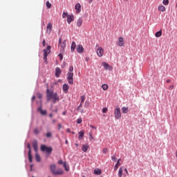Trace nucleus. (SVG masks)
<instances>
[{
	"label": "nucleus",
	"mask_w": 177,
	"mask_h": 177,
	"mask_svg": "<svg viewBox=\"0 0 177 177\" xmlns=\"http://www.w3.org/2000/svg\"><path fill=\"white\" fill-rule=\"evenodd\" d=\"M46 97L48 102H50L53 99L52 102L54 104L60 100L57 93H54L53 91H50L49 88L46 90Z\"/></svg>",
	"instance_id": "nucleus-1"
},
{
	"label": "nucleus",
	"mask_w": 177,
	"mask_h": 177,
	"mask_svg": "<svg viewBox=\"0 0 177 177\" xmlns=\"http://www.w3.org/2000/svg\"><path fill=\"white\" fill-rule=\"evenodd\" d=\"M50 169L53 175H63V169H58L56 170V165L55 164L50 165Z\"/></svg>",
	"instance_id": "nucleus-2"
},
{
	"label": "nucleus",
	"mask_w": 177,
	"mask_h": 177,
	"mask_svg": "<svg viewBox=\"0 0 177 177\" xmlns=\"http://www.w3.org/2000/svg\"><path fill=\"white\" fill-rule=\"evenodd\" d=\"M58 48L61 53H64V49H66V40H62V38H60L59 39Z\"/></svg>",
	"instance_id": "nucleus-3"
},
{
	"label": "nucleus",
	"mask_w": 177,
	"mask_h": 177,
	"mask_svg": "<svg viewBox=\"0 0 177 177\" xmlns=\"http://www.w3.org/2000/svg\"><path fill=\"white\" fill-rule=\"evenodd\" d=\"M50 49H51L50 46H48L47 48L44 49L43 50V52H44V60L45 63H46V62H48V55H49V53H50Z\"/></svg>",
	"instance_id": "nucleus-4"
},
{
	"label": "nucleus",
	"mask_w": 177,
	"mask_h": 177,
	"mask_svg": "<svg viewBox=\"0 0 177 177\" xmlns=\"http://www.w3.org/2000/svg\"><path fill=\"white\" fill-rule=\"evenodd\" d=\"M66 75L68 84L73 85L74 84V73L68 72Z\"/></svg>",
	"instance_id": "nucleus-5"
},
{
	"label": "nucleus",
	"mask_w": 177,
	"mask_h": 177,
	"mask_svg": "<svg viewBox=\"0 0 177 177\" xmlns=\"http://www.w3.org/2000/svg\"><path fill=\"white\" fill-rule=\"evenodd\" d=\"M114 116L116 120H120V118H121V109L118 106L115 107L114 111Z\"/></svg>",
	"instance_id": "nucleus-6"
},
{
	"label": "nucleus",
	"mask_w": 177,
	"mask_h": 177,
	"mask_svg": "<svg viewBox=\"0 0 177 177\" xmlns=\"http://www.w3.org/2000/svg\"><path fill=\"white\" fill-rule=\"evenodd\" d=\"M53 150V149H52V147H46V145H44L41 146V151H46L48 154H50Z\"/></svg>",
	"instance_id": "nucleus-7"
},
{
	"label": "nucleus",
	"mask_w": 177,
	"mask_h": 177,
	"mask_svg": "<svg viewBox=\"0 0 177 177\" xmlns=\"http://www.w3.org/2000/svg\"><path fill=\"white\" fill-rule=\"evenodd\" d=\"M116 44L118 46H120V47L124 46V45H125V41H124V37H120Z\"/></svg>",
	"instance_id": "nucleus-8"
},
{
	"label": "nucleus",
	"mask_w": 177,
	"mask_h": 177,
	"mask_svg": "<svg viewBox=\"0 0 177 177\" xmlns=\"http://www.w3.org/2000/svg\"><path fill=\"white\" fill-rule=\"evenodd\" d=\"M104 53V50H103V48L99 47L97 50V55L99 56V57H102Z\"/></svg>",
	"instance_id": "nucleus-9"
},
{
	"label": "nucleus",
	"mask_w": 177,
	"mask_h": 177,
	"mask_svg": "<svg viewBox=\"0 0 177 177\" xmlns=\"http://www.w3.org/2000/svg\"><path fill=\"white\" fill-rule=\"evenodd\" d=\"M46 32L47 34H50L52 32V23L49 22L46 27Z\"/></svg>",
	"instance_id": "nucleus-10"
},
{
	"label": "nucleus",
	"mask_w": 177,
	"mask_h": 177,
	"mask_svg": "<svg viewBox=\"0 0 177 177\" xmlns=\"http://www.w3.org/2000/svg\"><path fill=\"white\" fill-rule=\"evenodd\" d=\"M76 49L78 53H84V47L82 46V45H77Z\"/></svg>",
	"instance_id": "nucleus-11"
},
{
	"label": "nucleus",
	"mask_w": 177,
	"mask_h": 177,
	"mask_svg": "<svg viewBox=\"0 0 177 177\" xmlns=\"http://www.w3.org/2000/svg\"><path fill=\"white\" fill-rule=\"evenodd\" d=\"M70 88V86L67 84H63L62 90L64 92V93H68V89Z\"/></svg>",
	"instance_id": "nucleus-12"
},
{
	"label": "nucleus",
	"mask_w": 177,
	"mask_h": 177,
	"mask_svg": "<svg viewBox=\"0 0 177 177\" xmlns=\"http://www.w3.org/2000/svg\"><path fill=\"white\" fill-rule=\"evenodd\" d=\"M60 74H62V70L60 69V68L57 67L55 68V77L57 78H59V77H60Z\"/></svg>",
	"instance_id": "nucleus-13"
},
{
	"label": "nucleus",
	"mask_w": 177,
	"mask_h": 177,
	"mask_svg": "<svg viewBox=\"0 0 177 177\" xmlns=\"http://www.w3.org/2000/svg\"><path fill=\"white\" fill-rule=\"evenodd\" d=\"M32 147L36 153L38 151V142L37 140H34L32 142Z\"/></svg>",
	"instance_id": "nucleus-14"
},
{
	"label": "nucleus",
	"mask_w": 177,
	"mask_h": 177,
	"mask_svg": "<svg viewBox=\"0 0 177 177\" xmlns=\"http://www.w3.org/2000/svg\"><path fill=\"white\" fill-rule=\"evenodd\" d=\"M75 9L76 10V13H81V4L77 3L75 6Z\"/></svg>",
	"instance_id": "nucleus-15"
},
{
	"label": "nucleus",
	"mask_w": 177,
	"mask_h": 177,
	"mask_svg": "<svg viewBox=\"0 0 177 177\" xmlns=\"http://www.w3.org/2000/svg\"><path fill=\"white\" fill-rule=\"evenodd\" d=\"M72 21H74V15H69L67 17V23H68V24H71Z\"/></svg>",
	"instance_id": "nucleus-16"
},
{
	"label": "nucleus",
	"mask_w": 177,
	"mask_h": 177,
	"mask_svg": "<svg viewBox=\"0 0 177 177\" xmlns=\"http://www.w3.org/2000/svg\"><path fill=\"white\" fill-rule=\"evenodd\" d=\"M84 135H85V131H84V130L80 131L79 132V136H78L79 140H82V139H84Z\"/></svg>",
	"instance_id": "nucleus-17"
},
{
	"label": "nucleus",
	"mask_w": 177,
	"mask_h": 177,
	"mask_svg": "<svg viewBox=\"0 0 177 177\" xmlns=\"http://www.w3.org/2000/svg\"><path fill=\"white\" fill-rule=\"evenodd\" d=\"M38 111L40 112V113L41 114V115H46V114H48V112L46 111V110H42V106H40L38 108Z\"/></svg>",
	"instance_id": "nucleus-18"
},
{
	"label": "nucleus",
	"mask_w": 177,
	"mask_h": 177,
	"mask_svg": "<svg viewBox=\"0 0 177 177\" xmlns=\"http://www.w3.org/2000/svg\"><path fill=\"white\" fill-rule=\"evenodd\" d=\"M124 173V166L120 167L118 171V176L122 177V174Z\"/></svg>",
	"instance_id": "nucleus-19"
},
{
	"label": "nucleus",
	"mask_w": 177,
	"mask_h": 177,
	"mask_svg": "<svg viewBox=\"0 0 177 177\" xmlns=\"http://www.w3.org/2000/svg\"><path fill=\"white\" fill-rule=\"evenodd\" d=\"M102 65L104 66V68L105 70H110L111 68L110 65H109V64H107L106 62H102Z\"/></svg>",
	"instance_id": "nucleus-20"
},
{
	"label": "nucleus",
	"mask_w": 177,
	"mask_h": 177,
	"mask_svg": "<svg viewBox=\"0 0 177 177\" xmlns=\"http://www.w3.org/2000/svg\"><path fill=\"white\" fill-rule=\"evenodd\" d=\"M129 111V109L128 107L123 106L122 108V113H123V114H128Z\"/></svg>",
	"instance_id": "nucleus-21"
},
{
	"label": "nucleus",
	"mask_w": 177,
	"mask_h": 177,
	"mask_svg": "<svg viewBox=\"0 0 177 177\" xmlns=\"http://www.w3.org/2000/svg\"><path fill=\"white\" fill-rule=\"evenodd\" d=\"M88 149H89V145H83L82 147V150L84 151V153H86L88 151Z\"/></svg>",
	"instance_id": "nucleus-22"
},
{
	"label": "nucleus",
	"mask_w": 177,
	"mask_h": 177,
	"mask_svg": "<svg viewBox=\"0 0 177 177\" xmlns=\"http://www.w3.org/2000/svg\"><path fill=\"white\" fill-rule=\"evenodd\" d=\"M121 160V159H118L116 165L114 166V171H117V169H118V167H120V165H121V163H120V161Z\"/></svg>",
	"instance_id": "nucleus-23"
},
{
	"label": "nucleus",
	"mask_w": 177,
	"mask_h": 177,
	"mask_svg": "<svg viewBox=\"0 0 177 177\" xmlns=\"http://www.w3.org/2000/svg\"><path fill=\"white\" fill-rule=\"evenodd\" d=\"M94 174L95 175H102V169H95L94 170Z\"/></svg>",
	"instance_id": "nucleus-24"
},
{
	"label": "nucleus",
	"mask_w": 177,
	"mask_h": 177,
	"mask_svg": "<svg viewBox=\"0 0 177 177\" xmlns=\"http://www.w3.org/2000/svg\"><path fill=\"white\" fill-rule=\"evenodd\" d=\"M158 10H159V12H165L166 8L164 6H159Z\"/></svg>",
	"instance_id": "nucleus-25"
},
{
	"label": "nucleus",
	"mask_w": 177,
	"mask_h": 177,
	"mask_svg": "<svg viewBox=\"0 0 177 177\" xmlns=\"http://www.w3.org/2000/svg\"><path fill=\"white\" fill-rule=\"evenodd\" d=\"M82 18H80L77 21V27H81V26H82Z\"/></svg>",
	"instance_id": "nucleus-26"
},
{
	"label": "nucleus",
	"mask_w": 177,
	"mask_h": 177,
	"mask_svg": "<svg viewBox=\"0 0 177 177\" xmlns=\"http://www.w3.org/2000/svg\"><path fill=\"white\" fill-rule=\"evenodd\" d=\"M76 44L75 43V41L72 42L71 46V49L72 50V52H74V50H75V48H76Z\"/></svg>",
	"instance_id": "nucleus-27"
},
{
	"label": "nucleus",
	"mask_w": 177,
	"mask_h": 177,
	"mask_svg": "<svg viewBox=\"0 0 177 177\" xmlns=\"http://www.w3.org/2000/svg\"><path fill=\"white\" fill-rule=\"evenodd\" d=\"M28 160L30 162H32V155H31L30 151H28Z\"/></svg>",
	"instance_id": "nucleus-28"
},
{
	"label": "nucleus",
	"mask_w": 177,
	"mask_h": 177,
	"mask_svg": "<svg viewBox=\"0 0 177 177\" xmlns=\"http://www.w3.org/2000/svg\"><path fill=\"white\" fill-rule=\"evenodd\" d=\"M161 35H162V32L161 30L158 31L156 34L155 36L156 37V38H159V37H161Z\"/></svg>",
	"instance_id": "nucleus-29"
},
{
	"label": "nucleus",
	"mask_w": 177,
	"mask_h": 177,
	"mask_svg": "<svg viewBox=\"0 0 177 177\" xmlns=\"http://www.w3.org/2000/svg\"><path fill=\"white\" fill-rule=\"evenodd\" d=\"M35 158H36V161H37V162H41V156H39V155L38 153H36Z\"/></svg>",
	"instance_id": "nucleus-30"
},
{
	"label": "nucleus",
	"mask_w": 177,
	"mask_h": 177,
	"mask_svg": "<svg viewBox=\"0 0 177 177\" xmlns=\"http://www.w3.org/2000/svg\"><path fill=\"white\" fill-rule=\"evenodd\" d=\"M103 91H107L109 89V86L106 84L102 85Z\"/></svg>",
	"instance_id": "nucleus-31"
},
{
	"label": "nucleus",
	"mask_w": 177,
	"mask_h": 177,
	"mask_svg": "<svg viewBox=\"0 0 177 177\" xmlns=\"http://www.w3.org/2000/svg\"><path fill=\"white\" fill-rule=\"evenodd\" d=\"M63 165H64V168L65 171H68L69 169H68V167L67 166V162H64Z\"/></svg>",
	"instance_id": "nucleus-32"
},
{
	"label": "nucleus",
	"mask_w": 177,
	"mask_h": 177,
	"mask_svg": "<svg viewBox=\"0 0 177 177\" xmlns=\"http://www.w3.org/2000/svg\"><path fill=\"white\" fill-rule=\"evenodd\" d=\"M68 13L66 12H64L63 14H62V17L63 19H66V17H68Z\"/></svg>",
	"instance_id": "nucleus-33"
},
{
	"label": "nucleus",
	"mask_w": 177,
	"mask_h": 177,
	"mask_svg": "<svg viewBox=\"0 0 177 177\" xmlns=\"http://www.w3.org/2000/svg\"><path fill=\"white\" fill-rule=\"evenodd\" d=\"M46 7L48 8V9H50V8H52V4L50 3L49 1H46Z\"/></svg>",
	"instance_id": "nucleus-34"
},
{
	"label": "nucleus",
	"mask_w": 177,
	"mask_h": 177,
	"mask_svg": "<svg viewBox=\"0 0 177 177\" xmlns=\"http://www.w3.org/2000/svg\"><path fill=\"white\" fill-rule=\"evenodd\" d=\"M80 99H81V102L80 103H84L85 102V99H86L85 95H82L80 97Z\"/></svg>",
	"instance_id": "nucleus-35"
},
{
	"label": "nucleus",
	"mask_w": 177,
	"mask_h": 177,
	"mask_svg": "<svg viewBox=\"0 0 177 177\" xmlns=\"http://www.w3.org/2000/svg\"><path fill=\"white\" fill-rule=\"evenodd\" d=\"M46 138H52V132H47L46 133Z\"/></svg>",
	"instance_id": "nucleus-36"
},
{
	"label": "nucleus",
	"mask_w": 177,
	"mask_h": 177,
	"mask_svg": "<svg viewBox=\"0 0 177 177\" xmlns=\"http://www.w3.org/2000/svg\"><path fill=\"white\" fill-rule=\"evenodd\" d=\"M162 3H163V5L167 6L169 3V0H163Z\"/></svg>",
	"instance_id": "nucleus-37"
},
{
	"label": "nucleus",
	"mask_w": 177,
	"mask_h": 177,
	"mask_svg": "<svg viewBox=\"0 0 177 177\" xmlns=\"http://www.w3.org/2000/svg\"><path fill=\"white\" fill-rule=\"evenodd\" d=\"M38 99H42V94L41 93H37Z\"/></svg>",
	"instance_id": "nucleus-38"
},
{
	"label": "nucleus",
	"mask_w": 177,
	"mask_h": 177,
	"mask_svg": "<svg viewBox=\"0 0 177 177\" xmlns=\"http://www.w3.org/2000/svg\"><path fill=\"white\" fill-rule=\"evenodd\" d=\"M33 132L35 135H38V133H39V131L37 128L34 129Z\"/></svg>",
	"instance_id": "nucleus-39"
},
{
	"label": "nucleus",
	"mask_w": 177,
	"mask_h": 177,
	"mask_svg": "<svg viewBox=\"0 0 177 177\" xmlns=\"http://www.w3.org/2000/svg\"><path fill=\"white\" fill-rule=\"evenodd\" d=\"M82 118H78L77 120V124H82Z\"/></svg>",
	"instance_id": "nucleus-40"
},
{
	"label": "nucleus",
	"mask_w": 177,
	"mask_h": 177,
	"mask_svg": "<svg viewBox=\"0 0 177 177\" xmlns=\"http://www.w3.org/2000/svg\"><path fill=\"white\" fill-rule=\"evenodd\" d=\"M68 71L69 73H73V71H74V67L70 66L68 68Z\"/></svg>",
	"instance_id": "nucleus-41"
},
{
	"label": "nucleus",
	"mask_w": 177,
	"mask_h": 177,
	"mask_svg": "<svg viewBox=\"0 0 177 177\" xmlns=\"http://www.w3.org/2000/svg\"><path fill=\"white\" fill-rule=\"evenodd\" d=\"M89 140H93V136H92V133H89Z\"/></svg>",
	"instance_id": "nucleus-42"
},
{
	"label": "nucleus",
	"mask_w": 177,
	"mask_h": 177,
	"mask_svg": "<svg viewBox=\"0 0 177 177\" xmlns=\"http://www.w3.org/2000/svg\"><path fill=\"white\" fill-rule=\"evenodd\" d=\"M63 53L60 52V53L58 55L59 57L60 58V60H63Z\"/></svg>",
	"instance_id": "nucleus-43"
},
{
	"label": "nucleus",
	"mask_w": 177,
	"mask_h": 177,
	"mask_svg": "<svg viewBox=\"0 0 177 177\" xmlns=\"http://www.w3.org/2000/svg\"><path fill=\"white\" fill-rule=\"evenodd\" d=\"M112 161H114L115 162L117 161V158H115V156H111Z\"/></svg>",
	"instance_id": "nucleus-44"
},
{
	"label": "nucleus",
	"mask_w": 177,
	"mask_h": 177,
	"mask_svg": "<svg viewBox=\"0 0 177 177\" xmlns=\"http://www.w3.org/2000/svg\"><path fill=\"white\" fill-rule=\"evenodd\" d=\"M107 110H108L107 108H103V109H102V113H107Z\"/></svg>",
	"instance_id": "nucleus-45"
},
{
	"label": "nucleus",
	"mask_w": 177,
	"mask_h": 177,
	"mask_svg": "<svg viewBox=\"0 0 177 177\" xmlns=\"http://www.w3.org/2000/svg\"><path fill=\"white\" fill-rule=\"evenodd\" d=\"M27 147L28 149V151H30V153H31V146L30 145V144L27 145Z\"/></svg>",
	"instance_id": "nucleus-46"
},
{
	"label": "nucleus",
	"mask_w": 177,
	"mask_h": 177,
	"mask_svg": "<svg viewBox=\"0 0 177 177\" xmlns=\"http://www.w3.org/2000/svg\"><path fill=\"white\" fill-rule=\"evenodd\" d=\"M107 151H108L107 148H104V149L102 150V153H104V154H106V153H107Z\"/></svg>",
	"instance_id": "nucleus-47"
},
{
	"label": "nucleus",
	"mask_w": 177,
	"mask_h": 177,
	"mask_svg": "<svg viewBox=\"0 0 177 177\" xmlns=\"http://www.w3.org/2000/svg\"><path fill=\"white\" fill-rule=\"evenodd\" d=\"M58 164L64 165V162H63V160H60L58 161Z\"/></svg>",
	"instance_id": "nucleus-48"
},
{
	"label": "nucleus",
	"mask_w": 177,
	"mask_h": 177,
	"mask_svg": "<svg viewBox=\"0 0 177 177\" xmlns=\"http://www.w3.org/2000/svg\"><path fill=\"white\" fill-rule=\"evenodd\" d=\"M81 108H82V102H80V104L78 106L77 110H80Z\"/></svg>",
	"instance_id": "nucleus-49"
},
{
	"label": "nucleus",
	"mask_w": 177,
	"mask_h": 177,
	"mask_svg": "<svg viewBox=\"0 0 177 177\" xmlns=\"http://www.w3.org/2000/svg\"><path fill=\"white\" fill-rule=\"evenodd\" d=\"M77 111H80V113L82 114L84 113H85V111H84V109H79L77 110Z\"/></svg>",
	"instance_id": "nucleus-50"
},
{
	"label": "nucleus",
	"mask_w": 177,
	"mask_h": 177,
	"mask_svg": "<svg viewBox=\"0 0 177 177\" xmlns=\"http://www.w3.org/2000/svg\"><path fill=\"white\" fill-rule=\"evenodd\" d=\"M60 129H62V124H58V130L60 131Z\"/></svg>",
	"instance_id": "nucleus-51"
},
{
	"label": "nucleus",
	"mask_w": 177,
	"mask_h": 177,
	"mask_svg": "<svg viewBox=\"0 0 177 177\" xmlns=\"http://www.w3.org/2000/svg\"><path fill=\"white\" fill-rule=\"evenodd\" d=\"M124 172H126L127 175H129V173L128 172V169H127V168H124Z\"/></svg>",
	"instance_id": "nucleus-52"
},
{
	"label": "nucleus",
	"mask_w": 177,
	"mask_h": 177,
	"mask_svg": "<svg viewBox=\"0 0 177 177\" xmlns=\"http://www.w3.org/2000/svg\"><path fill=\"white\" fill-rule=\"evenodd\" d=\"M42 44H43V46H45V45H46V41L43 40Z\"/></svg>",
	"instance_id": "nucleus-53"
},
{
	"label": "nucleus",
	"mask_w": 177,
	"mask_h": 177,
	"mask_svg": "<svg viewBox=\"0 0 177 177\" xmlns=\"http://www.w3.org/2000/svg\"><path fill=\"white\" fill-rule=\"evenodd\" d=\"M35 100V95H33L32 97V102H34Z\"/></svg>",
	"instance_id": "nucleus-54"
},
{
	"label": "nucleus",
	"mask_w": 177,
	"mask_h": 177,
	"mask_svg": "<svg viewBox=\"0 0 177 177\" xmlns=\"http://www.w3.org/2000/svg\"><path fill=\"white\" fill-rule=\"evenodd\" d=\"M89 106V103L88 102H85V106L88 107Z\"/></svg>",
	"instance_id": "nucleus-55"
},
{
	"label": "nucleus",
	"mask_w": 177,
	"mask_h": 177,
	"mask_svg": "<svg viewBox=\"0 0 177 177\" xmlns=\"http://www.w3.org/2000/svg\"><path fill=\"white\" fill-rule=\"evenodd\" d=\"M90 127H91V128H93V129H96V127H95V126L91 125Z\"/></svg>",
	"instance_id": "nucleus-56"
},
{
	"label": "nucleus",
	"mask_w": 177,
	"mask_h": 177,
	"mask_svg": "<svg viewBox=\"0 0 177 177\" xmlns=\"http://www.w3.org/2000/svg\"><path fill=\"white\" fill-rule=\"evenodd\" d=\"M66 132H68V133H70V132H71V131H70V129H66Z\"/></svg>",
	"instance_id": "nucleus-57"
},
{
	"label": "nucleus",
	"mask_w": 177,
	"mask_h": 177,
	"mask_svg": "<svg viewBox=\"0 0 177 177\" xmlns=\"http://www.w3.org/2000/svg\"><path fill=\"white\" fill-rule=\"evenodd\" d=\"M174 88V85H171L169 86V89H173Z\"/></svg>",
	"instance_id": "nucleus-58"
},
{
	"label": "nucleus",
	"mask_w": 177,
	"mask_h": 177,
	"mask_svg": "<svg viewBox=\"0 0 177 177\" xmlns=\"http://www.w3.org/2000/svg\"><path fill=\"white\" fill-rule=\"evenodd\" d=\"M166 82H167V84H169V82H171V80H166Z\"/></svg>",
	"instance_id": "nucleus-59"
},
{
	"label": "nucleus",
	"mask_w": 177,
	"mask_h": 177,
	"mask_svg": "<svg viewBox=\"0 0 177 177\" xmlns=\"http://www.w3.org/2000/svg\"><path fill=\"white\" fill-rule=\"evenodd\" d=\"M49 117H50V118H52V117H53V114L50 113V114L49 115Z\"/></svg>",
	"instance_id": "nucleus-60"
},
{
	"label": "nucleus",
	"mask_w": 177,
	"mask_h": 177,
	"mask_svg": "<svg viewBox=\"0 0 177 177\" xmlns=\"http://www.w3.org/2000/svg\"><path fill=\"white\" fill-rule=\"evenodd\" d=\"M93 0H88V2H89V3H92V1H93Z\"/></svg>",
	"instance_id": "nucleus-61"
},
{
	"label": "nucleus",
	"mask_w": 177,
	"mask_h": 177,
	"mask_svg": "<svg viewBox=\"0 0 177 177\" xmlns=\"http://www.w3.org/2000/svg\"><path fill=\"white\" fill-rule=\"evenodd\" d=\"M66 111H64L63 113H62L63 115H66Z\"/></svg>",
	"instance_id": "nucleus-62"
},
{
	"label": "nucleus",
	"mask_w": 177,
	"mask_h": 177,
	"mask_svg": "<svg viewBox=\"0 0 177 177\" xmlns=\"http://www.w3.org/2000/svg\"><path fill=\"white\" fill-rule=\"evenodd\" d=\"M53 124H55V122H56V120H53Z\"/></svg>",
	"instance_id": "nucleus-63"
},
{
	"label": "nucleus",
	"mask_w": 177,
	"mask_h": 177,
	"mask_svg": "<svg viewBox=\"0 0 177 177\" xmlns=\"http://www.w3.org/2000/svg\"><path fill=\"white\" fill-rule=\"evenodd\" d=\"M75 145L76 146V147H78V144H75Z\"/></svg>",
	"instance_id": "nucleus-64"
}]
</instances>
